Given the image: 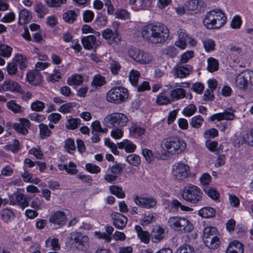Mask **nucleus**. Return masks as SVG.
Returning <instances> with one entry per match:
<instances>
[{"instance_id": "obj_1", "label": "nucleus", "mask_w": 253, "mask_h": 253, "mask_svg": "<svg viewBox=\"0 0 253 253\" xmlns=\"http://www.w3.org/2000/svg\"><path fill=\"white\" fill-rule=\"evenodd\" d=\"M142 38L149 43L157 44L164 42L169 37V30L162 23L148 24L141 31Z\"/></svg>"}, {"instance_id": "obj_2", "label": "nucleus", "mask_w": 253, "mask_h": 253, "mask_svg": "<svg viewBox=\"0 0 253 253\" xmlns=\"http://www.w3.org/2000/svg\"><path fill=\"white\" fill-rule=\"evenodd\" d=\"M226 20L225 14L220 9H215L207 13L203 23L208 29H219L225 24Z\"/></svg>"}, {"instance_id": "obj_3", "label": "nucleus", "mask_w": 253, "mask_h": 253, "mask_svg": "<svg viewBox=\"0 0 253 253\" xmlns=\"http://www.w3.org/2000/svg\"><path fill=\"white\" fill-rule=\"evenodd\" d=\"M203 195L199 187L191 184L185 186L181 192V196L184 200L195 205L201 202Z\"/></svg>"}, {"instance_id": "obj_4", "label": "nucleus", "mask_w": 253, "mask_h": 253, "mask_svg": "<svg viewBox=\"0 0 253 253\" xmlns=\"http://www.w3.org/2000/svg\"><path fill=\"white\" fill-rule=\"evenodd\" d=\"M163 143L168 151L173 155L181 153L186 148V143L178 137H169L164 139Z\"/></svg>"}, {"instance_id": "obj_5", "label": "nucleus", "mask_w": 253, "mask_h": 253, "mask_svg": "<svg viewBox=\"0 0 253 253\" xmlns=\"http://www.w3.org/2000/svg\"><path fill=\"white\" fill-rule=\"evenodd\" d=\"M128 95L127 89L121 86H115L108 91L106 99L109 102L119 104L125 102Z\"/></svg>"}, {"instance_id": "obj_6", "label": "nucleus", "mask_w": 253, "mask_h": 253, "mask_svg": "<svg viewBox=\"0 0 253 253\" xmlns=\"http://www.w3.org/2000/svg\"><path fill=\"white\" fill-rule=\"evenodd\" d=\"M168 225L175 230L184 232H190L193 229L192 224L189 220L177 216L170 217L168 220Z\"/></svg>"}, {"instance_id": "obj_7", "label": "nucleus", "mask_w": 253, "mask_h": 253, "mask_svg": "<svg viewBox=\"0 0 253 253\" xmlns=\"http://www.w3.org/2000/svg\"><path fill=\"white\" fill-rule=\"evenodd\" d=\"M128 122L127 117L122 113H113L107 116L104 120L103 123L107 127H122L126 126Z\"/></svg>"}, {"instance_id": "obj_8", "label": "nucleus", "mask_w": 253, "mask_h": 253, "mask_svg": "<svg viewBox=\"0 0 253 253\" xmlns=\"http://www.w3.org/2000/svg\"><path fill=\"white\" fill-rule=\"evenodd\" d=\"M172 173L173 176L178 180H183L191 174L189 166L182 162L174 165Z\"/></svg>"}, {"instance_id": "obj_9", "label": "nucleus", "mask_w": 253, "mask_h": 253, "mask_svg": "<svg viewBox=\"0 0 253 253\" xmlns=\"http://www.w3.org/2000/svg\"><path fill=\"white\" fill-rule=\"evenodd\" d=\"M67 220V218L65 213L61 211H57L51 212L48 221L55 228L57 229L64 226L66 224Z\"/></svg>"}, {"instance_id": "obj_10", "label": "nucleus", "mask_w": 253, "mask_h": 253, "mask_svg": "<svg viewBox=\"0 0 253 253\" xmlns=\"http://www.w3.org/2000/svg\"><path fill=\"white\" fill-rule=\"evenodd\" d=\"M72 239L75 243V246L79 250L84 251L88 246V238L80 232H75L71 234Z\"/></svg>"}, {"instance_id": "obj_11", "label": "nucleus", "mask_w": 253, "mask_h": 253, "mask_svg": "<svg viewBox=\"0 0 253 253\" xmlns=\"http://www.w3.org/2000/svg\"><path fill=\"white\" fill-rule=\"evenodd\" d=\"M10 204L12 205H18L22 209L28 207L29 205V202L25 196L19 192L14 193L9 197Z\"/></svg>"}, {"instance_id": "obj_12", "label": "nucleus", "mask_w": 253, "mask_h": 253, "mask_svg": "<svg viewBox=\"0 0 253 253\" xmlns=\"http://www.w3.org/2000/svg\"><path fill=\"white\" fill-rule=\"evenodd\" d=\"M235 111V110L231 108H228L223 112L213 115L209 118V120L210 121H214L215 120H217L218 121L223 120L231 121L234 120L235 118V115L234 114V112Z\"/></svg>"}, {"instance_id": "obj_13", "label": "nucleus", "mask_w": 253, "mask_h": 253, "mask_svg": "<svg viewBox=\"0 0 253 253\" xmlns=\"http://www.w3.org/2000/svg\"><path fill=\"white\" fill-rule=\"evenodd\" d=\"M247 70L240 73L236 77L235 87L241 91H246L248 87Z\"/></svg>"}, {"instance_id": "obj_14", "label": "nucleus", "mask_w": 253, "mask_h": 253, "mask_svg": "<svg viewBox=\"0 0 253 253\" xmlns=\"http://www.w3.org/2000/svg\"><path fill=\"white\" fill-rule=\"evenodd\" d=\"M134 201L136 205L144 208H153L157 204V201L155 199L138 196L135 197Z\"/></svg>"}, {"instance_id": "obj_15", "label": "nucleus", "mask_w": 253, "mask_h": 253, "mask_svg": "<svg viewBox=\"0 0 253 253\" xmlns=\"http://www.w3.org/2000/svg\"><path fill=\"white\" fill-rule=\"evenodd\" d=\"M192 70V67L189 65H183L178 64L173 68L174 75L177 78H183L188 76Z\"/></svg>"}, {"instance_id": "obj_16", "label": "nucleus", "mask_w": 253, "mask_h": 253, "mask_svg": "<svg viewBox=\"0 0 253 253\" xmlns=\"http://www.w3.org/2000/svg\"><path fill=\"white\" fill-rule=\"evenodd\" d=\"M19 121L20 123H14L13 127L18 133L26 135L28 133V129L30 127L31 122L25 118L20 119Z\"/></svg>"}, {"instance_id": "obj_17", "label": "nucleus", "mask_w": 253, "mask_h": 253, "mask_svg": "<svg viewBox=\"0 0 253 253\" xmlns=\"http://www.w3.org/2000/svg\"><path fill=\"white\" fill-rule=\"evenodd\" d=\"M111 217L113 219V224L116 228L123 229L126 227L127 219L123 214L114 212L111 214Z\"/></svg>"}, {"instance_id": "obj_18", "label": "nucleus", "mask_w": 253, "mask_h": 253, "mask_svg": "<svg viewBox=\"0 0 253 253\" xmlns=\"http://www.w3.org/2000/svg\"><path fill=\"white\" fill-rule=\"evenodd\" d=\"M178 35V40L175 42L176 46L180 47L181 49H184L187 42H190V38L187 34L185 30L180 29L177 32Z\"/></svg>"}, {"instance_id": "obj_19", "label": "nucleus", "mask_w": 253, "mask_h": 253, "mask_svg": "<svg viewBox=\"0 0 253 253\" xmlns=\"http://www.w3.org/2000/svg\"><path fill=\"white\" fill-rule=\"evenodd\" d=\"M102 36L106 40H110V44H117L120 39L117 31H113L112 30L107 28L102 32Z\"/></svg>"}, {"instance_id": "obj_20", "label": "nucleus", "mask_w": 253, "mask_h": 253, "mask_svg": "<svg viewBox=\"0 0 253 253\" xmlns=\"http://www.w3.org/2000/svg\"><path fill=\"white\" fill-rule=\"evenodd\" d=\"M166 236L164 228L160 226H156L153 228L151 233L152 240L154 243H158L162 240Z\"/></svg>"}, {"instance_id": "obj_21", "label": "nucleus", "mask_w": 253, "mask_h": 253, "mask_svg": "<svg viewBox=\"0 0 253 253\" xmlns=\"http://www.w3.org/2000/svg\"><path fill=\"white\" fill-rule=\"evenodd\" d=\"M169 90V95L170 97L171 101H173L175 99L178 100L182 98L185 96V91L182 88H178L172 89L173 87L171 85L167 86Z\"/></svg>"}, {"instance_id": "obj_22", "label": "nucleus", "mask_w": 253, "mask_h": 253, "mask_svg": "<svg viewBox=\"0 0 253 253\" xmlns=\"http://www.w3.org/2000/svg\"><path fill=\"white\" fill-rule=\"evenodd\" d=\"M82 42L84 48L87 49L96 48L99 45L96 42L95 36L94 35L83 37L82 39Z\"/></svg>"}, {"instance_id": "obj_23", "label": "nucleus", "mask_w": 253, "mask_h": 253, "mask_svg": "<svg viewBox=\"0 0 253 253\" xmlns=\"http://www.w3.org/2000/svg\"><path fill=\"white\" fill-rule=\"evenodd\" d=\"M2 88L6 91L22 93V89L19 84L12 80H9L4 81L2 85Z\"/></svg>"}, {"instance_id": "obj_24", "label": "nucleus", "mask_w": 253, "mask_h": 253, "mask_svg": "<svg viewBox=\"0 0 253 253\" xmlns=\"http://www.w3.org/2000/svg\"><path fill=\"white\" fill-rule=\"evenodd\" d=\"M169 95V90L164 89L163 91L160 93L157 97L156 102L160 105H166L172 102Z\"/></svg>"}, {"instance_id": "obj_25", "label": "nucleus", "mask_w": 253, "mask_h": 253, "mask_svg": "<svg viewBox=\"0 0 253 253\" xmlns=\"http://www.w3.org/2000/svg\"><path fill=\"white\" fill-rule=\"evenodd\" d=\"M2 220L5 223H9L14 219L15 215L12 210L5 208L0 211Z\"/></svg>"}, {"instance_id": "obj_26", "label": "nucleus", "mask_w": 253, "mask_h": 253, "mask_svg": "<svg viewBox=\"0 0 253 253\" xmlns=\"http://www.w3.org/2000/svg\"><path fill=\"white\" fill-rule=\"evenodd\" d=\"M118 147L119 149H125L127 153H131L136 149V145L131 141L125 139L123 142L118 143Z\"/></svg>"}, {"instance_id": "obj_27", "label": "nucleus", "mask_w": 253, "mask_h": 253, "mask_svg": "<svg viewBox=\"0 0 253 253\" xmlns=\"http://www.w3.org/2000/svg\"><path fill=\"white\" fill-rule=\"evenodd\" d=\"M227 250L234 253H244V246L239 241H234L230 243Z\"/></svg>"}, {"instance_id": "obj_28", "label": "nucleus", "mask_w": 253, "mask_h": 253, "mask_svg": "<svg viewBox=\"0 0 253 253\" xmlns=\"http://www.w3.org/2000/svg\"><path fill=\"white\" fill-rule=\"evenodd\" d=\"M172 211H177L179 209L182 211H191L193 209L189 207L183 205L181 202L176 199H173L171 202Z\"/></svg>"}, {"instance_id": "obj_29", "label": "nucleus", "mask_w": 253, "mask_h": 253, "mask_svg": "<svg viewBox=\"0 0 253 253\" xmlns=\"http://www.w3.org/2000/svg\"><path fill=\"white\" fill-rule=\"evenodd\" d=\"M32 18L31 13L27 9L22 10L19 14V23L21 25L28 23Z\"/></svg>"}, {"instance_id": "obj_30", "label": "nucleus", "mask_w": 253, "mask_h": 253, "mask_svg": "<svg viewBox=\"0 0 253 253\" xmlns=\"http://www.w3.org/2000/svg\"><path fill=\"white\" fill-rule=\"evenodd\" d=\"M145 129L137 125L132 124L129 128V134L133 137H138L143 135L145 132Z\"/></svg>"}, {"instance_id": "obj_31", "label": "nucleus", "mask_w": 253, "mask_h": 253, "mask_svg": "<svg viewBox=\"0 0 253 253\" xmlns=\"http://www.w3.org/2000/svg\"><path fill=\"white\" fill-rule=\"evenodd\" d=\"M135 229L141 241L145 243H148L150 237L149 233L147 231H143L139 225L135 226Z\"/></svg>"}, {"instance_id": "obj_32", "label": "nucleus", "mask_w": 253, "mask_h": 253, "mask_svg": "<svg viewBox=\"0 0 253 253\" xmlns=\"http://www.w3.org/2000/svg\"><path fill=\"white\" fill-rule=\"evenodd\" d=\"M216 213L215 210L211 207L202 208L199 211V214L205 218H211L213 217Z\"/></svg>"}, {"instance_id": "obj_33", "label": "nucleus", "mask_w": 253, "mask_h": 253, "mask_svg": "<svg viewBox=\"0 0 253 253\" xmlns=\"http://www.w3.org/2000/svg\"><path fill=\"white\" fill-rule=\"evenodd\" d=\"M216 229L212 226L207 227L204 229L203 234V241L211 237H216Z\"/></svg>"}, {"instance_id": "obj_34", "label": "nucleus", "mask_w": 253, "mask_h": 253, "mask_svg": "<svg viewBox=\"0 0 253 253\" xmlns=\"http://www.w3.org/2000/svg\"><path fill=\"white\" fill-rule=\"evenodd\" d=\"M205 245L210 249H215L218 247L220 241L219 238L216 236L211 237L209 239L204 241Z\"/></svg>"}, {"instance_id": "obj_35", "label": "nucleus", "mask_w": 253, "mask_h": 253, "mask_svg": "<svg viewBox=\"0 0 253 253\" xmlns=\"http://www.w3.org/2000/svg\"><path fill=\"white\" fill-rule=\"evenodd\" d=\"M39 127L40 128V134L41 138H46L51 135V131L47 125L42 123L39 125Z\"/></svg>"}, {"instance_id": "obj_36", "label": "nucleus", "mask_w": 253, "mask_h": 253, "mask_svg": "<svg viewBox=\"0 0 253 253\" xmlns=\"http://www.w3.org/2000/svg\"><path fill=\"white\" fill-rule=\"evenodd\" d=\"M7 108L14 113H20L23 111V108L17 104L15 100H10L7 103Z\"/></svg>"}, {"instance_id": "obj_37", "label": "nucleus", "mask_w": 253, "mask_h": 253, "mask_svg": "<svg viewBox=\"0 0 253 253\" xmlns=\"http://www.w3.org/2000/svg\"><path fill=\"white\" fill-rule=\"evenodd\" d=\"M140 74L139 71L132 69L129 74V80L131 84L134 86H137L138 85V81L140 77Z\"/></svg>"}, {"instance_id": "obj_38", "label": "nucleus", "mask_w": 253, "mask_h": 253, "mask_svg": "<svg viewBox=\"0 0 253 253\" xmlns=\"http://www.w3.org/2000/svg\"><path fill=\"white\" fill-rule=\"evenodd\" d=\"M45 244L47 247H51V249L54 251H57L60 249L59 240L57 238L51 239L49 238L45 241Z\"/></svg>"}, {"instance_id": "obj_39", "label": "nucleus", "mask_w": 253, "mask_h": 253, "mask_svg": "<svg viewBox=\"0 0 253 253\" xmlns=\"http://www.w3.org/2000/svg\"><path fill=\"white\" fill-rule=\"evenodd\" d=\"M111 193L116 196L119 198H124L125 197V194L123 191L122 188L118 186L112 185L109 187Z\"/></svg>"}, {"instance_id": "obj_40", "label": "nucleus", "mask_w": 253, "mask_h": 253, "mask_svg": "<svg viewBox=\"0 0 253 253\" xmlns=\"http://www.w3.org/2000/svg\"><path fill=\"white\" fill-rule=\"evenodd\" d=\"M204 121L203 118L200 115H198L191 119L190 124L193 127L199 128L202 126Z\"/></svg>"}, {"instance_id": "obj_41", "label": "nucleus", "mask_w": 253, "mask_h": 253, "mask_svg": "<svg viewBox=\"0 0 253 253\" xmlns=\"http://www.w3.org/2000/svg\"><path fill=\"white\" fill-rule=\"evenodd\" d=\"M13 61L16 63L17 66H19L20 70H22L26 68V57L18 54L14 57Z\"/></svg>"}, {"instance_id": "obj_42", "label": "nucleus", "mask_w": 253, "mask_h": 253, "mask_svg": "<svg viewBox=\"0 0 253 253\" xmlns=\"http://www.w3.org/2000/svg\"><path fill=\"white\" fill-rule=\"evenodd\" d=\"M77 14L74 10H68L63 15L64 20L68 23H72L76 20Z\"/></svg>"}, {"instance_id": "obj_43", "label": "nucleus", "mask_w": 253, "mask_h": 253, "mask_svg": "<svg viewBox=\"0 0 253 253\" xmlns=\"http://www.w3.org/2000/svg\"><path fill=\"white\" fill-rule=\"evenodd\" d=\"M141 50L136 48H130L128 50L129 56L135 62L139 63L141 53Z\"/></svg>"}, {"instance_id": "obj_44", "label": "nucleus", "mask_w": 253, "mask_h": 253, "mask_svg": "<svg viewBox=\"0 0 253 253\" xmlns=\"http://www.w3.org/2000/svg\"><path fill=\"white\" fill-rule=\"evenodd\" d=\"M163 54L168 57L173 58L177 54V49L173 46H168L162 50Z\"/></svg>"}, {"instance_id": "obj_45", "label": "nucleus", "mask_w": 253, "mask_h": 253, "mask_svg": "<svg viewBox=\"0 0 253 253\" xmlns=\"http://www.w3.org/2000/svg\"><path fill=\"white\" fill-rule=\"evenodd\" d=\"M64 148L71 154H73L76 150V146L74 139L68 138L65 141Z\"/></svg>"}, {"instance_id": "obj_46", "label": "nucleus", "mask_w": 253, "mask_h": 253, "mask_svg": "<svg viewBox=\"0 0 253 253\" xmlns=\"http://www.w3.org/2000/svg\"><path fill=\"white\" fill-rule=\"evenodd\" d=\"M208 66L207 67L208 70L212 73L216 71L218 69V63L215 59L210 57L208 60Z\"/></svg>"}, {"instance_id": "obj_47", "label": "nucleus", "mask_w": 253, "mask_h": 253, "mask_svg": "<svg viewBox=\"0 0 253 253\" xmlns=\"http://www.w3.org/2000/svg\"><path fill=\"white\" fill-rule=\"evenodd\" d=\"M139 64H147L151 62L153 60L152 56L149 53L141 51L140 56Z\"/></svg>"}, {"instance_id": "obj_48", "label": "nucleus", "mask_w": 253, "mask_h": 253, "mask_svg": "<svg viewBox=\"0 0 253 253\" xmlns=\"http://www.w3.org/2000/svg\"><path fill=\"white\" fill-rule=\"evenodd\" d=\"M204 191L210 198L214 200H217L219 197V194L215 188L212 187H207L204 188Z\"/></svg>"}, {"instance_id": "obj_49", "label": "nucleus", "mask_w": 253, "mask_h": 253, "mask_svg": "<svg viewBox=\"0 0 253 253\" xmlns=\"http://www.w3.org/2000/svg\"><path fill=\"white\" fill-rule=\"evenodd\" d=\"M105 83V78L100 75H97L94 77L91 84L97 87L103 85Z\"/></svg>"}, {"instance_id": "obj_50", "label": "nucleus", "mask_w": 253, "mask_h": 253, "mask_svg": "<svg viewBox=\"0 0 253 253\" xmlns=\"http://www.w3.org/2000/svg\"><path fill=\"white\" fill-rule=\"evenodd\" d=\"M126 161L130 164L136 167L139 165L141 162L140 158L136 154L129 155L127 157Z\"/></svg>"}, {"instance_id": "obj_51", "label": "nucleus", "mask_w": 253, "mask_h": 253, "mask_svg": "<svg viewBox=\"0 0 253 253\" xmlns=\"http://www.w3.org/2000/svg\"><path fill=\"white\" fill-rule=\"evenodd\" d=\"M81 124V120L80 119L73 118L68 120L66 125V127L70 129H75Z\"/></svg>"}, {"instance_id": "obj_52", "label": "nucleus", "mask_w": 253, "mask_h": 253, "mask_svg": "<svg viewBox=\"0 0 253 253\" xmlns=\"http://www.w3.org/2000/svg\"><path fill=\"white\" fill-rule=\"evenodd\" d=\"M175 253H195V250L191 246L184 244L179 247Z\"/></svg>"}, {"instance_id": "obj_53", "label": "nucleus", "mask_w": 253, "mask_h": 253, "mask_svg": "<svg viewBox=\"0 0 253 253\" xmlns=\"http://www.w3.org/2000/svg\"><path fill=\"white\" fill-rule=\"evenodd\" d=\"M35 11L39 17L42 18L48 13V9L42 4L38 3L35 6Z\"/></svg>"}, {"instance_id": "obj_54", "label": "nucleus", "mask_w": 253, "mask_h": 253, "mask_svg": "<svg viewBox=\"0 0 253 253\" xmlns=\"http://www.w3.org/2000/svg\"><path fill=\"white\" fill-rule=\"evenodd\" d=\"M12 48L5 44L0 45V55L5 57H8L11 55Z\"/></svg>"}, {"instance_id": "obj_55", "label": "nucleus", "mask_w": 253, "mask_h": 253, "mask_svg": "<svg viewBox=\"0 0 253 253\" xmlns=\"http://www.w3.org/2000/svg\"><path fill=\"white\" fill-rule=\"evenodd\" d=\"M204 48L206 51H212L215 48V42L211 39H206L203 42Z\"/></svg>"}, {"instance_id": "obj_56", "label": "nucleus", "mask_w": 253, "mask_h": 253, "mask_svg": "<svg viewBox=\"0 0 253 253\" xmlns=\"http://www.w3.org/2000/svg\"><path fill=\"white\" fill-rule=\"evenodd\" d=\"M83 81V79L82 76L80 75H75L71 79L69 78L67 83L69 85H73V84H77V85H80L82 83Z\"/></svg>"}, {"instance_id": "obj_57", "label": "nucleus", "mask_w": 253, "mask_h": 253, "mask_svg": "<svg viewBox=\"0 0 253 253\" xmlns=\"http://www.w3.org/2000/svg\"><path fill=\"white\" fill-rule=\"evenodd\" d=\"M43 200L38 197H35L32 201L30 206L36 210L41 209Z\"/></svg>"}, {"instance_id": "obj_58", "label": "nucleus", "mask_w": 253, "mask_h": 253, "mask_svg": "<svg viewBox=\"0 0 253 253\" xmlns=\"http://www.w3.org/2000/svg\"><path fill=\"white\" fill-rule=\"evenodd\" d=\"M218 135V130L214 128L207 129L204 133V136L207 139L214 138Z\"/></svg>"}, {"instance_id": "obj_59", "label": "nucleus", "mask_w": 253, "mask_h": 253, "mask_svg": "<svg viewBox=\"0 0 253 253\" xmlns=\"http://www.w3.org/2000/svg\"><path fill=\"white\" fill-rule=\"evenodd\" d=\"M194 56V52L192 51H188L184 53L181 56L179 64L187 63L191 58Z\"/></svg>"}, {"instance_id": "obj_60", "label": "nucleus", "mask_w": 253, "mask_h": 253, "mask_svg": "<svg viewBox=\"0 0 253 253\" xmlns=\"http://www.w3.org/2000/svg\"><path fill=\"white\" fill-rule=\"evenodd\" d=\"M196 110L197 108L194 105L190 104L185 108L182 113L185 116L190 117L195 113Z\"/></svg>"}, {"instance_id": "obj_61", "label": "nucleus", "mask_w": 253, "mask_h": 253, "mask_svg": "<svg viewBox=\"0 0 253 253\" xmlns=\"http://www.w3.org/2000/svg\"><path fill=\"white\" fill-rule=\"evenodd\" d=\"M44 103L40 101H36L32 103L31 107L32 110L40 112L43 110L45 107Z\"/></svg>"}, {"instance_id": "obj_62", "label": "nucleus", "mask_w": 253, "mask_h": 253, "mask_svg": "<svg viewBox=\"0 0 253 253\" xmlns=\"http://www.w3.org/2000/svg\"><path fill=\"white\" fill-rule=\"evenodd\" d=\"M85 169L91 173H98L101 170L100 168L98 166L91 163L86 164Z\"/></svg>"}, {"instance_id": "obj_63", "label": "nucleus", "mask_w": 253, "mask_h": 253, "mask_svg": "<svg viewBox=\"0 0 253 253\" xmlns=\"http://www.w3.org/2000/svg\"><path fill=\"white\" fill-rule=\"evenodd\" d=\"M20 142L19 141L15 139L13 141V143L6 145L7 149L13 153H16L20 149Z\"/></svg>"}, {"instance_id": "obj_64", "label": "nucleus", "mask_w": 253, "mask_h": 253, "mask_svg": "<svg viewBox=\"0 0 253 253\" xmlns=\"http://www.w3.org/2000/svg\"><path fill=\"white\" fill-rule=\"evenodd\" d=\"M242 24V20L241 17L239 15L234 16L231 22V26L233 29H239Z\"/></svg>"}]
</instances>
